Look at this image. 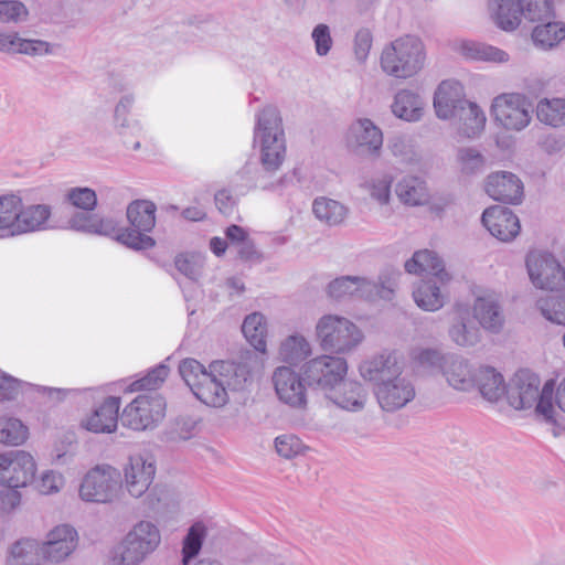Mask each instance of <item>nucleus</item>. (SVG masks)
Wrapping results in <instances>:
<instances>
[{
  "label": "nucleus",
  "instance_id": "obj_31",
  "mask_svg": "<svg viewBox=\"0 0 565 565\" xmlns=\"http://www.w3.org/2000/svg\"><path fill=\"white\" fill-rule=\"evenodd\" d=\"M398 200L409 206L424 205L429 200L426 182L414 175L402 178L395 188Z\"/></svg>",
  "mask_w": 565,
  "mask_h": 565
},
{
  "label": "nucleus",
  "instance_id": "obj_35",
  "mask_svg": "<svg viewBox=\"0 0 565 565\" xmlns=\"http://www.w3.org/2000/svg\"><path fill=\"white\" fill-rule=\"evenodd\" d=\"M156 205L151 201L136 200L127 207V218L139 232H150L156 224Z\"/></svg>",
  "mask_w": 565,
  "mask_h": 565
},
{
  "label": "nucleus",
  "instance_id": "obj_36",
  "mask_svg": "<svg viewBox=\"0 0 565 565\" xmlns=\"http://www.w3.org/2000/svg\"><path fill=\"white\" fill-rule=\"evenodd\" d=\"M312 212L321 222L334 226L345 220L348 207L339 201L321 196L313 201Z\"/></svg>",
  "mask_w": 565,
  "mask_h": 565
},
{
  "label": "nucleus",
  "instance_id": "obj_27",
  "mask_svg": "<svg viewBox=\"0 0 565 565\" xmlns=\"http://www.w3.org/2000/svg\"><path fill=\"white\" fill-rule=\"evenodd\" d=\"M120 398L109 396L87 417L85 427L93 433H113L118 424Z\"/></svg>",
  "mask_w": 565,
  "mask_h": 565
},
{
  "label": "nucleus",
  "instance_id": "obj_43",
  "mask_svg": "<svg viewBox=\"0 0 565 565\" xmlns=\"http://www.w3.org/2000/svg\"><path fill=\"white\" fill-rule=\"evenodd\" d=\"M28 427L18 418L0 417V444L19 446L28 439Z\"/></svg>",
  "mask_w": 565,
  "mask_h": 565
},
{
  "label": "nucleus",
  "instance_id": "obj_62",
  "mask_svg": "<svg viewBox=\"0 0 565 565\" xmlns=\"http://www.w3.org/2000/svg\"><path fill=\"white\" fill-rule=\"evenodd\" d=\"M64 486V477L55 470H46L42 472L36 488L42 494L57 493Z\"/></svg>",
  "mask_w": 565,
  "mask_h": 565
},
{
  "label": "nucleus",
  "instance_id": "obj_45",
  "mask_svg": "<svg viewBox=\"0 0 565 565\" xmlns=\"http://www.w3.org/2000/svg\"><path fill=\"white\" fill-rule=\"evenodd\" d=\"M541 315L552 323L565 326V296H546L536 301Z\"/></svg>",
  "mask_w": 565,
  "mask_h": 565
},
{
  "label": "nucleus",
  "instance_id": "obj_25",
  "mask_svg": "<svg viewBox=\"0 0 565 565\" xmlns=\"http://www.w3.org/2000/svg\"><path fill=\"white\" fill-rule=\"evenodd\" d=\"M328 399L338 407L349 411H362L367 401V391L355 381H341L334 388L326 393Z\"/></svg>",
  "mask_w": 565,
  "mask_h": 565
},
{
  "label": "nucleus",
  "instance_id": "obj_28",
  "mask_svg": "<svg viewBox=\"0 0 565 565\" xmlns=\"http://www.w3.org/2000/svg\"><path fill=\"white\" fill-rule=\"evenodd\" d=\"M405 270L415 275L430 274L441 284H447L451 279L445 270L443 260L435 252L428 249L414 253L413 257L405 263Z\"/></svg>",
  "mask_w": 565,
  "mask_h": 565
},
{
  "label": "nucleus",
  "instance_id": "obj_17",
  "mask_svg": "<svg viewBox=\"0 0 565 565\" xmlns=\"http://www.w3.org/2000/svg\"><path fill=\"white\" fill-rule=\"evenodd\" d=\"M472 316L479 328L498 334L505 323L503 303L499 295L486 292L476 297L472 305Z\"/></svg>",
  "mask_w": 565,
  "mask_h": 565
},
{
  "label": "nucleus",
  "instance_id": "obj_24",
  "mask_svg": "<svg viewBox=\"0 0 565 565\" xmlns=\"http://www.w3.org/2000/svg\"><path fill=\"white\" fill-rule=\"evenodd\" d=\"M454 50L470 62L499 65L510 61V54L507 51L476 40H459L455 42Z\"/></svg>",
  "mask_w": 565,
  "mask_h": 565
},
{
  "label": "nucleus",
  "instance_id": "obj_4",
  "mask_svg": "<svg viewBox=\"0 0 565 565\" xmlns=\"http://www.w3.org/2000/svg\"><path fill=\"white\" fill-rule=\"evenodd\" d=\"M490 20L502 31H515L524 18L530 22L548 20L554 14L552 0H487Z\"/></svg>",
  "mask_w": 565,
  "mask_h": 565
},
{
  "label": "nucleus",
  "instance_id": "obj_32",
  "mask_svg": "<svg viewBox=\"0 0 565 565\" xmlns=\"http://www.w3.org/2000/svg\"><path fill=\"white\" fill-rule=\"evenodd\" d=\"M413 299L422 310L435 312L445 306L447 295L437 286L436 281L429 279L423 280L415 287Z\"/></svg>",
  "mask_w": 565,
  "mask_h": 565
},
{
  "label": "nucleus",
  "instance_id": "obj_6",
  "mask_svg": "<svg viewBox=\"0 0 565 565\" xmlns=\"http://www.w3.org/2000/svg\"><path fill=\"white\" fill-rule=\"evenodd\" d=\"M316 335L324 351L349 353L364 339L362 330L350 319L338 315H324L316 324Z\"/></svg>",
  "mask_w": 565,
  "mask_h": 565
},
{
  "label": "nucleus",
  "instance_id": "obj_13",
  "mask_svg": "<svg viewBox=\"0 0 565 565\" xmlns=\"http://www.w3.org/2000/svg\"><path fill=\"white\" fill-rule=\"evenodd\" d=\"M36 463L33 456L24 450L0 454V484L9 489L26 487L33 481Z\"/></svg>",
  "mask_w": 565,
  "mask_h": 565
},
{
  "label": "nucleus",
  "instance_id": "obj_20",
  "mask_svg": "<svg viewBox=\"0 0 565 565\" xmlns=\"http://www.w3.org/2000/svg\"><path fill=\"white\" fill-rule=\"evenodd\" d=\"M486 192L495 201L519 204L523 199V183L512 172L497 171L487 177Z\"/></svg>",
  "mask_w": 565,
  "mask_h": 565
},
{
  "label": "nucleus",
  "instance_id": "obj_10",
  "mask_svg": "<svg viewBox=\"0 0 565 565\" xmlns=\"http://www.w3.org/2000/svg\"><path fill=\"white\" fill-rule=\"evenodd\" d=\"M383 141L382 129L369 118L352 121L344 136L348 151L359 158L379 159Z\"/></svg>",
  "mask_w": 565,
  "mask_h": 565
},
{
  "label": "nucleus",
  "instance_id": "obj_51",
  "mask_svg": "<svg viewBox=\"0 0 565 565\" xmlns=\"http://www.w3.org/2000/svg\"><path fill=\"white\" fill-rule=\"evenodd\" d=\"M66 201L83 211H93L97 205L96 192L87 186H76L67 191Z\"/></svg>",
  "mask_w": 565,
  "mask_h": 565
},
{
  "label": "nucleus",
  "instance_id": "obj_7",
  "mask_svg": "<svg viewBox=\"0 0 565 565\" xmlns=\"http://www.w3.org/2000/svg\"><path fill=\"white\" fill-rule=\"evenodd\" d=\"M161 543L159 526L149 520L137 522L126 534L114 561L116 565H139Z\"/></svg>",
  "mask_w": 565,
  "mask_h": 565
},
{
  "label": "nucleus",
  "instance_id": "obj_9",
  "mask_svg": "<svg viewBox=\"0 0 565 565\" xmlns=\"http://www.w3.org/2000/svg\"><path fill=\"white\" fill-rule=\"evenodd\" d=\"M120 488L119 470L109 465H97L84 476L78 493L85 502L110 503L117 499Z\"/></svg>",
  "mask_w": 565,
  "mask_h": 565
},
{
  "label": "nucleus",
  "instance_id": "obj_11",
  "mask_svg": "<svg viewBox=\"0 0 565 565\" xmlns=\"http://www.w3.org/2000/svg\"><path fill=\"white\" fill-rule=\"evenodd\" d=\"M166 415V401L158 393L138 395L122 411L120 420L134 430H146L156 426Z\"/></svg>",
  "mask_w": 565,
  "mask_h": 565
},
{
  "label": "nucleus",
  "instance_id": "obj_3",
  "mask_svg": "<svg viewBox=\"0 0 565 565\" xmlns=\"http://www.w3.org/2000/svg\"><path fill=\"white\" fill-rule=\"evenodd\" d=\"M505 393L508 402L513 408L530 409L534 407L535 413L547 423L555 422L552 382L545 383L541 388L537 375L529 371H520L512 379Z\"/></svg>",
  "mask_w": 565,
  "mask_h": 565
},
{
  "label": "nucleus",
  "instance_id": "obj_57",
  "mask_svg": "<svg viewBox=\"0 0 565 565\" xmlns=\"http://www.w3.org/2000/svg\"><path fill=\"white\" fill-rule=\"evenodd\" d=\"M198 422L193 417L183 416L175 419L172 428L168 433V440L170 441H180V440H189L196 433Z\"/></svg>",
  "mask_w": 565,
  "mask_h": 565
},
{
  "label": "nucleus",
  "instance_id": "obj_33",
  "mask_svg": "<svg viewBox=\"0 0 565 565\" xmlns=\"http://www.w3.org/2000/svg\"><path fill=\"white\" fill-rule=\"evenodd\" d=\"M41 548L36 540L24 537L14 542L7 556V565H41Z\"/></svg>",
  "mask_w": 565,
  "mask_h": 565
},
{
  "label": "nucleus",
  "instance_id": "obj_41",
  "mask_svg": "<svg viewBox=\"0 0 565 565\" xmlns=\"http://www.w3.org/2000/svg\"><path fill=\"white\" fill-rule=\"evenodd\" d=\"M115 126L122 138V143L134 151L141 149L140 140H131L140 131V126L136 120L129 118L128 108H115Z\"/></svg>",
  "mask_w": 565,
  "mask_h": 565
},
{
  "label": "nucleus",
  "instance_id": "obj_60",
  "mask_svg": "<svg viewBox=\"0 0 565 565\" xmlns=\"http://www.w3.org/2000/svg\"><path fill=\"white\" fill-rule=\"evenodd\" d=\"M275 448L279 456L290 459L302 451L303 444L297 436L285 434L276 437Z\"/></svg>",
  "mask_w": 565,
  "mask_h": 565
},
{
  "label": "nucleus",
  "instance_id": "obj_38",
  "mask_svg": "<svg viewBox=\"0 0 565 565\" xmlns=\"http://www.w3.org/2000/svg\"><path fill=\"white\" fill-rule=\"evenodd\" d=\"M457 131L467 138L477 137L484 128L486 115L481 108H457Z\"/></svg>",
  "mask_w": 565,
  "mask_h": 565
},
{
  "label": "nucleus",
  "instance_id": "obj_39",
  "mask_svg": "<svg viewBox=\"0 0 565 565\" xmlns=\"http://www.w3.org/2000/svg\"><path fill=\"white\" fill-rule=\"evenodd\" d=\"M534 44L543 50L552 49L565 40V23L547 22L536 25L532 32Z\"/></svg>",
  "mask_w": 565,
  "mask_h": 565
},
{
  "label": "nucleus",
  "instance_id": "obj_19",
  "mask_svg": "<svg viewBox=\"0 0 565 565\" xmlns=\"http://www.w3.org/2000/svg\"><path fill=\"white\" fill-rule=\"evenodd\" d=\"M481 222L492 236L502 242H509L520 233V221L508 207L491 206L482 213Z\"/></svg>",
  "mask_w": 565,
  "mask_h": 565
},
{
  "label": "nucleus",
  "instance_id": "obj_48",
  "mask_svg": "<svg viewBox=\"0 0 565 565\" xmlns=\"http://www.w3.org/2000/svg\"><path fill=\"white\" fill-rule=\"evenodd\" d=\"M401 271L395 269H384L380 276L377 281H373V285L375 287V290L372 291L370 295V298H366L367 300H373L376 297L391 300L393 298V295L395 292V289L398 284V278L401 277Z\"/></svg>",
  "mask_w": 565,
  "mask_h": 565
},
{
  "label": "nucleus",
  "instance_id": "obj_56",
  "mask_svg": "<svg viewBox=\"0 0 565 565\" xmlns=\"http://www.w3.org/2000/svg\"><path fill=\"white\" fill-rule=\"evenodd\" d=\"M28 14V9L21 1L0 0L1 23H18L24 21Z\"/></svg>",
  "mask_w": 565,
  "mask_h": 565
},
{
  "label": "nucleus",
  "instance_id": "obj_1",
  "mask_svg": "<svg viewBox=\"0 0 565 565\" xmlns=\"http://www.w3.org/2000/svg\"><path fill=\"white\" fill-rule=\"evenodd\" d=\"M359 372L373 385L377 403L385 412H396L416 396L415 385L405 373L404 361L395 351L385 350L363 361Z\"/></svg>",
  "mask_w": 565,
  "mask_h": 565
},
{
  "label": "nucleus",
  "instance_id": "obj_22",
  "mask_svg": "<svg viewBox=\"0 0 565 565\" xmlns=\"http://www.w3.org/2000/svg\"><path fill=\"white\" fill-rule=\"evenodd\" d=\"M179 373L195 397L202 403L215 404L222 401L223 393L221 394V391L212 394L201 385V381L212 380L207 375L209 369H205L198 360L184 359L181 361L179 364Z\"/></svg>",
  "mask_w": 565,
  "mask_h": 565
},
{
  "label": "nucleus",
  "instance_id": "obj_54",
  "mask_svg": "<svg viewBox=\"0 0 565 565\" xmlns=\"http://www.w3.org/2000/svg\"><path fill=\"white\" fill-rule=\"evenodd\" d=\"M169 374V369L164 364H160L157 367L152 369L145 377L135 381L130 385L131 392L137 391H151V393H156L154 391L164 382Z\"/></svg>",
  "mask_w": 565,
  "mask_h": 565
},
{
  "label": "nucleus",
  "instance_id": "obj_12",
  "mask_svg": "<svg viewBox=\"0 0 565 565\" xmlns=\"http://www.w3.org/2000/svg\"><path fill=\"white\" fill-rule=\"evenodd\" d=\"M526 269L536 288L565 290V269L551 253L537 250L529 253Z\"/></svg>",
  "mask_w": 565,
  "mask_h": 565
},
{
  "label": "nucleus",
  "instance_id": "obj_23",
  "mask_svg": "<svg viewBox=\"0 0 565 565\" xmlns=\"http://www.w3.org/2000/svg\"><path fill=\"white\" fill-rule=\"evenodd\" d=\"M450 340L460 348H473L481 341L480 328L470 320V310L465 305H457L448 328Z\"/></svg>",
  "mask_w": 565,
  "mask_h": 565
},
{
  "label": "nucleus",
  "instance_id": "obj_58",
  "mask_svg": "<svg viewBox=\"0 0 565 565\" xmlns=\"http://www.w3.org/2000/svg\"><path fill=\"white\" fill-rule=\"evenodd\" d=\"M14 53L26 54L30 56H42L52 53L50 43L42 40L23 39L17 35Z\"/></svg>",
  "mask_w": 565,
  "mask_h": 565
},
{
  "label": "nucleus",
  "instance_id": "obj_50",
  "mask_svg": "<svg viewBox=\"0 0 565 565\" xmlns=\"http://www.w3.org/2000/svg\"><path fill=\"white\" fill-rule=\"evenodd\" d=\"M204 257L200 254H180L175 257L177 269L191 280H198L202 275Z\"/></svg>",
  "mask_w": 565,
  "mask_h": 565
},
{
  "label": "nucleus",
  "instance_id": "obj_44",
  "mask_svg": "<svg viewBox=\"0 0 565 565\" xmlns=\"http://www.w3.org/2000/svg\"><path fill=\"white\" fill-rule=\"evenodd\" d=\"M492 110L495 122L505 129L521 130L531 119L527 108H492Z\"/></svg>",
  "mask_w": 565,
  "mask_h": 565
},
{
  "label": "nucleus",
  "instance_id": "obj_53",
  "mask_svg": "<svg viewBox=\"0 0 565 565\" xmlns=\"http://www.w3.org/2000/svg\"><path fill=\"white\" fill-rule=\"evenodd\" d=\"M387 148L390 149L391 153L402 162L413 163L419 159L414 143L412 140L405 137H393L388 141Z\"/></svg>",
  "mask_w": 565,
  "mask_h": 565
},
{
  "label": "nucleus",
  "instance_id": "obj_8",
  "mask_svg": "<svg viewBox=\"0 0 565 565\" xmlns=\"http://www.w3.org/2000/svg\"><path fill=\"white\" fill-rule=\"evenodd\" d=\"M250 365L248 361L244 362H228V361H214L209 365V377L213 381H201V385L210 391L212 394L220 392L223 393V398L220 403L207 404L213 407H221L228 401V391H241L245 388L246 383L250 377Z\"/></svg>",
  "mask_w": 565,
  "mask_h": 565
},
{
  "label": "nucleus",
  "instance_id": "obj_18",
  "mask_svg": "<svg viewBox=\"0 0 565 565\" xmlns=\"http://www.w3.org/2000/svg\"><path fill=\"white\" fill-rule=\"evenodd\" d=\"M156 475L154 462L140 455L131 456L124 468V486L134 498L142 497L149 489Z\"/></svg>",
  "mask_w": 565,
  "mask_h": 565
},
{
  "label": "nucleus",
  "instance_id": "obj_42",
  "mask_svg": "<svg viewBox=\"0 0 565 565\" xmlns=\"http://www.w3.org/2000/svg\"><path fill=\"white\" fill-rule=\"evenodd\" d=\"M310 353L311 347L309 342L298 334L286 338L279 348L280 358L289 363H299L309 356Z\"/></svg>",
  "mask_w": 565,
  "mask_h": 565
},
{
  "label": "nucleus",
  "instance_id": "obj_26",
  "mask_svg": "<svg viewBox=\"0 0 565 565\" xmlns=\"http://www.w3.org/2000/svg\"><path fill=\"white\" fill-rule=\"evenodd\" d=\"M375 287L371 279L362 276H341L327 286V294L330 298L342 300L350 297L370 298Z\"/></svg>",
  "mask_w": 565,
  "mask_h": 565
},
{
  "label": "nucleus",
  "instance_id": "obj_55",
  "mask_svg": "<svg viewBox=\"0 0 565 565\" xmlns=\"http://www.w3.org/2000/svg\"><path fill=\"white\" fill-rule=\"evenodd\" d=\"M392 177L384 174L374 178L364 184V189L370 193L371 198L381 205H386L391 200Z\"/></svg>",
  "mask_w": 565,
  "mask_h": 565
},
{
  "label": "nucleus",
  "instance_id": "obj_2",
  "mask_svg": "<svg viewBox=\"0 0 565 565\" xmlns=\"http://www.w3.org/2000/svg\"><path fill=\"white\" fill-rule=\"evenodd\" d=\"M426 63L423 41L412 34L398 36L387 43L380 57L382 71L397 79H408L422 72Z\"/></svg>",
  "mask_w": 565,
  "mask_h": 565
},
{
  "label": "nucleus",
  "instance_id": "obj_59",
  "mask_svg": "<svg viewBox=\"0 0 565 565\" xmlns=\"http://www.w3.org/2000/svg\"><path fill=\"white\" fill-rule=\"evenodd\" d=\"M311 39L315 44V52L318 56H326L333 46L330 26L324 23L317 24L312 32Z\"/></svg>",
  "mask_w": 565,
  "mask_h": 565
},
{
  "label": "nucleus",
  "instance_id": "obj_34",
  "mask_svg": "<svg viewBox=\"0 0 565 565\" xmlns=\"http://www.w3.org/2000/svg\"><path fill=\"white\" fill-rule=\"evenodd\" d=\"M21 196L14 193L0 195V232L2 237L17 236Z\"/></svg>",
  "mask_w": 565,
  "mask_h": 565
},
{
  "label": "nucleus",
  "instance_id": "obj_46",
  "mask_svg": "<svg viewBox=\"0 0 565 565\" xmlns=\"http://www.w3.org/2000/svg\"><path fill=\"white\" fill-rule=\"evenodd\" d=\"M456 160L461 173L471 175L483 170L486 159L481 152L472 147H461L457 150Z\"/></svg>",
  "mask_w": 565,
  "mask_h": 565
},
{
  "label": "nucleus",
  "instance_id": "obj_29",
  "mask_svg": "<svg viewBox=\"0 0 565 565\" xmlns=\"http://www.w3.org/2000/svg\"><path fill=\"white\" fill-rule=\"evenodd\" d=\"M51 213L52 209L47 204H34L24 207L21 200L19 221L15 226L17 236L44 230Z\"/></svg>",
  "mask_w": 565,
  "mask_h": 565
},
{
  "label": "nucleus",
  "instance_id": "obj_5",
  "mask_svg": "<svg viewBox=\"0 0 565 565\" xmlns=\"http://www.w3.org/2000/svg\"><path fill=\"white\" fill-rule=\"evenodd\" d=\"M255 137L260 142V162L267 172H276L286 157V140L278 108H263L257 115Z\"/></svg>",
  "mask_w": 565,
  "mask_h": 565
},
{
  "label": "nucleus",
  "instance_id": "obj_40",
  "mask_svg": "<svg viewBox=\"0 0 565 565\" xmlns=\"http://www.w3.org/2000/svg\"><path fill=\"white\" fill-rule=\"evenodd\" d=\"M242 332L246 340L255 348V350L265 352V337L267 328L265 318L262 313L254 312L248 315L242 324Z\"/></svg>",
  "mask_w": 565,
  "mask_h": 565
},
{
  "label": "nucleus",
  "instance_id": "obj_47",
  "mask_svg": "<svg viewBox=\"0 0 565 565\" xmlns=\"http://www.w3.org/2000/svg\"><path fill=\"white\" fill-rule=\"evenodd\" d=\"M204 535L205 527L201 523H195L189 529L183 539L182 565H189L190 561L198 556L202 548Z\"/></svg>",
  "mask_w": 565,
  "mask_h": 565
},
{
  "label": "nucleus",
  "instance_id": "obj_16",
  "mask_svg": "<svg viewBox=\"0 0 565 565\" xmlns=\"http://www.w3.org/2000/svg\"><path fill=\"white\" fill-rule=\"evenodd\" d=\"M78 544V534L70 524L54 526L40 546L44 559L51 563H62L68 558Z\"/></svg>",
  "mask_w": 565,
  "mask_h": 565
},
{
  "label": "nucleus",
  "instance_id": "obj_21",
  "mask_svg": "<svg viewBox=\"0 0 565 565\" xmlns=\"http://www.w3.org/2000/svg\"><path fill=\"white\" fill-rule=\"evenodd\" d=\"M478 366L462 355L451 353L446 361L443 377L459 392H471L477 385Z\"/></svg>",
  "mask_w": 565,
  "mask_h": 565
},
{
  "label": "nucleus",
  "instance_id": "obj_14",
  "mask_svg": "<svg viewBox=\"0 0 565 565\" xmlns=\"http://www.w3.org/2000/svg\"><path fill=\"white\" fill-rule=\"evenodd\" d=\"M348 371L347 361L339 356L321 355L308 361L303 366L306 381L327 393L334 388Z\"/></svg>",
  "mask_w": 565,
  "mask_h": 565
},
{
  "label": "nucleus",
  "instance_id": "obj_64",
  "mask_svg": "<svg viewBox=\"0 0 565 565\" xmlns=\"http://www.w3.org/2000/svg\"><path fill=\"white\" fill-rule=\"evenodd\" d=\"M536 109L537 119L552 127L565 125V108H531Z\"/></svg>",
  "mask_w": 565,
  "mask_h": 565
},
{
  "label": "nucleus",
  "instance_id": "obj_30",
  "mask_svg": "<svg viewBox=\"0 0 565 565\" xmlns=\"http://www.w3.org/2000/svg\"><path fill=\"white\" fill-rule=\"evenodd\" d=\"M476 387L491 403L498 402L507 392L503 376L494 367L486 365L478 366Z\"/></svg>",
  "mask_w": 565,
  "mask_h": 565
},
{
  "label": "nucleus",
  "instance_id": "obj_15",
  "mask_svg": "<svg viewBox=\"0 0 565 565\" xmlns=\"http://www.w3.org/2000/svg\"><path fill=\"white\" fill-rule=\"evenodd\" d=\"M278 399L291 408L307 406V388L301 375L289 366H278L271 376Z\"/></svg>",
  "mask_w": 565,
  "mask_h": 565
},
{
  "label": "nucleus",
  "instance_id": "obj_49",
  "mask_svg": "<svg viewBox=\"0 0 565 565\" xmlns=\"http://www.w3.org/2000/svg\"><path fill=\"white\" fill-rule=\"evenodd\" d=\"M450 353H444L436 349H424L415 356L418 366L430 374H441Z\"/></svg>",
  "mask_w": 565,
  "mask_h": 565
},
{
  "label": "nucleus",
  "instance_id": "obj_61",
  "mask_svg": "<svg viewBox=\"0 0 565 565\" xmlns=\"http://www.w3.org/2000/svg\"><path fill=\"white\" fill-rule=\"evenodd\" d=\"M150 508L159 512L161 508H170L177 503L175 494L164 486H156L148 495Z\"/></svg>",
  "mask_w": 565,
  "mask_h": 565
},
{
  "label": "nucleus",
  "instance_id": "obj_52",
  "mask_svg": "<svg viewBox=\"0 0 565 565\" xmlns=\"http://www.w3.org/2000/svg\"><path fill=\"white\" fill-rule=\"evenodd\" d=\"M115 239L134 249H147L154 246V239L146 234L132 228H118Z\"/></svg>",
  "mask_w": 565,
  "mask_h": 565
},
{
  "label": "nucleus",
  "instance_id": "obj_37",
  "mask_svg": "<svg viewBox=\"0 0 565 565\" xmlns=\"http://www.w3.org/2000/svg\"><path fill=\"white\" fill-rule=\"evenodd\" d=\"M466 102L462 83L455 78L441 81L434 93L433 106H458Z\"/></svg>",
  "mask_w": 565,
  "mask_h": 565
},
{
  "label": "nucleus",
  "instance_id": "obj_63",
  "mask_svg": "<svg viewBox=\"0 0 565 565\" xmlns=\"http://www.w3.org/2000/svg\"><path fill=\"white\" fill-rule=\"evenodd\" d=\"M20 391V380L6 373H0V402L15 399Z\"/></svg>",
  "mask_w": 565,
  "mask_h": 565
}]
</instances>
